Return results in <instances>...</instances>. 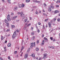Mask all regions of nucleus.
I'll use <instances>...</instances> for the list:
<instances>
[{"label": "nucleus", "mask_w": 60, "mask_h": 60, "mask_svg": "<svg viewBox=\"0 0 60 60\" xmlns=\"http://www.w3.org/2000/svg\"><path fill=\"white\" fill-rule=\"evenodd\" d=\"M41 44L42 45H44V43H42Z\"/></svg>", "instance_id": "nucleus-55"}, {"label": "nucleus", "mask_w": 60, "mask_h": 60, "mask_svg": "<svg viewBox=\"0 0 60 60\" xmlns=\"http://www.w3.org/2000/svg\"><path fill=\"white\" fill-rule=\"evenodd\" d=\"M43 15H44V16H47V14H45V13H44V14H43Z\"/></svg>", "instance_id": "nucleus-25"}, {"label": "nucleus", "mask_w": 60, "mask_h": 60, "mask_svg": "<svg viewBox=\"0 0 60 60\" xmlns=\"http://www.w3.org/2000/svg\"><path fill=\"white\" fill-rule=\"evenodd\" d=\"M42 37H43L44 36V34H43L42 35Z\"/></svg>", "instance_id": "nucleus-61"}, {"label": "nucleus", "mask_w": 60, "mask_h": 60, "mask_svg": "<svg viewBox=\"0 0 60 60\" xmlns=\"http://www.w3.org/2000/svg\"><path fill=\"white\" fill-rule=\"evenodd\" d=\"M17 14H21V17H22L23 15V12H21V13L20 12H18L17 13Z\"/></svg>", "instance_id": "nucleus-3"}, {"label": "nucleus", "mask_w": 60, "mask_h": 60, "mask_svg": "<svg viewBox=\"0 0 60 60\" xmlns=\"http://www.w3.org/2000/svg\"><path fill=\"white\" fill-rule=\"evenodd\" d=\"M43 29H44V28H45V27H44V25H43Z\"/></svg>", "instance_id": "nucleus-54"}, {"label": "nucleus", "mask_w": 60, "mask_h": 60, "mask_svg": "<svg viewBox=\"0 0 60 60\" xmlns=\"http://www.w3.org/2000/svg\"><path fill=\"white\" fill-rule=\"evenodd\" d=\"M41 60V58H40L39 59V60Z\"/></svg>", "instance_id": "nucleus-59"}, {"label": "nucleus", "mask_w": 60, "mask_h": 60, "mask_svg": "<svg viewBox=\"0 0 60 60\" xmlns=\"http://www.w3.org/2000/svg\"><path fill=\"white\" fill-rule=\"evenodd\" d=\"M10 15H8V16L7 17V20L9 21H10L11 20V19H10Z\"/></svg>", "instance_id": "nucleus-2"}, {"label": "nucleus", "mask_w": 60, "mask_h": 60, "mask_svg": "<svg viewBox=\"0 0 60 60\" xmlns=\"http://www.w3.org/2000/svg\"><path fill=\"white\" fill-rule=\"evenodd\" d=\"M38 13L37 12V11H36L35 12V13L36 14H38Z\"/></svg>", "instance_id": "nucleus-43"}, {"label": "nucleus", "mask_w": 60, "mask_h": 60, "mask_svg": "<svg viewBox=\"0 0 60 60\" xmlns=\"http://www.w3.org/2000/svg\"><path fill=\"white\" fill-rule=\"evenodd\" d=\"M16 32H17V33H18V32H19V30H18L17 29L16 30Z\"/></svg>", "instance_id": "nucleus-45"}, {"label": "nucleus", "mask_w": 60, "mask_h": 60, "mask_svg": "<svg viewBox=\"0 0 60 60\" xmlns=\"http://www.w3.org/2000/svg\"><path fill=\"white\" fill-rule=\"evenodd\" d=\"M26 27H24V30L26 29Z\"/></svg>", "instance_id": "nucleus-48"}, {"label": "nucleus", "mask_w": 60, "mask_h": 60, "mask_svg": "<svg viewBox=\"0 0 60 60\" xmlns=\"http://www.w3.org/2000/svg\"><path fill=\"white\" fill-rule=\"evenodd\" d=\"M57 3H59V0H57L56 2Z\"/></svg>", "instance_id": "nucleus-39"}, {"label": "nucleus", "mask_w": 60, "mask_h": 60, "mask_svg": "<svg viewBox=\"0 0 60 60\" xmlns=\"http://www.w3.org/2000/svg\"><path fill=\"white\" fill-rule=\"evenodd\" d=\"M10 36V35L9 34H8V36Z\"/></svg>", "instance_id": "nucleus-58"}, {"label": "nucleus", "mask_w": 60, "mask_h": 60, "mask_svg": "<svg viewBox=\"0 0 60 60\" xmlns=\"http://www.w3.org/2000/svg\"><path fill=\"white\" fill-rule=\"evenodd\" d=\"M35 38V37H34V36L32 37V40H34Z\"/></svg>", "instance_id": "nucleus-21"}, {"label": "nucleus", "mask_w": 60, "mask_h": 60, "mask_svg": "<svg viewBox=\"0 0 60 60\" xmlns=\"http://www.w3.org/2000/svg\"><path fill=\"white\" fill-rule=\"evenodd\" d=\"M44 40H45V41H48V40H47V38H46L44 37Z\"/></svg>", "instance_id": "nucleus-29"}, {"label": "nucleus", "mask_w": 60, "mask_h": 60, "mask_svg": "<svg viewBox=\"0 0 60 60\" xmlns=\"http://www.w3.org/2000/svg\"><path fill=\"white\" fill-rule=\"evenodd\" d=\"M24 22H26L27 21V20L26 19H25L24 21Z\"/></svg>", "instance_id": "nucleus-28"}, {"label": "nucleus", "mask_w": 60, "mask_h": 60, "mask_svg": "<svg viewBox=\"0 0 60 60\" xmlns=\"http://www.w3.org/2000/svg\"><path fill=\"white\" fill-rule=\"evenodd\" d=\"M37 43H39V40H37Z\"/></svg>", "instance_id": "nucleus-33"}, {"label": "nucleus", "mask_w": 60, "mask_h": 60, "mask_svg": "<svg viewBox=\"0 0 60 60\" xmlns=\"http://www.w3.org/2000/svg\"><path fill=\"white\" fill-rule=\"evenodd\" d=\"M33 2L34 3H40V1H38L37 0H33Z\"/></svg>", "instance_id": "nucleus-5"}, {"label": "nucleus", "mask_w": 60, "mask_h": 60, "mask_svg": "<svg viewBox=\"0 0 60 60\" xmlns=\"http://www.w3.org/2000/svg\"><path fill=\"white\" fill-rule=\"evenodd\" d=\"M11 15H13V13H11Z\"/></svg>", "instance_id": "nucleus-51"}, {"label": "nucleus", "mask_w": 60, "mask_h": 60, "mask_svg": "<svg viewBox=\"0 0 60 60\" xmlns=\"http://www.w3.org/2000/svg\"><path fill=\"white\" fill-rule=\"evenodd\" d=\"M25 4H22L21 5L22 8H23L24 7H25Z\"/></svg>", "instance_id": "nucleus-11"}, {"label": "nucleus", "mask_w": 60, "mask_h": 60, "mask_svg": "<svg viewBox=\"0 0 60 60\" xmlns=\"http://www.w3.org/2000/svg\"><path fill=\"white\" fill-rule=\"evenodd\" d=\"M29 19H30V20H32V18L31 17H29Z\"/></svg>", "instance_id": "nucleus-44"}, {"label": "nucleus", "mask_w": 60, "mask_h": 60, "mask_svg": "<svg viewBox=\"0 0 60 60\" xmlns=\"http://www.w3.org/2000/svg\"><path fill=\"white\" fill-rule=\"evenodd\" d=\"M8 47H11V44L10 43H8Z\"/></svg>", "instance_id": "nucleus-10"}, {"label": "nucleus", "mask_w": 60, "mask_h": 60, "mask_svg": "<svg viewBox=\"0 0 60 60\" xmlns=\"http://www.w3.org/2000/svg\"><path fill=\"white\" fill-rule=\"evenodd\" d=\"M48 27V25H46V27Z\"/></svg>", "instance_id": "nucleus-60"}, {"label": "nucleus", "mask_w": 60, "mask_h": 60, "mask_svg": "<svg viewBox=\"0 0 60 60\" xmlns=\"http://www.w3.org/2000/svg\"><path fill=\"white\" fill-rule=\"evenodd\" d=\"M47 54L46 53L44 54V56L43 57V59H44L45 58H47Z\"/></svg>", "instance_id": "nucleus-4"}, {"label": "nucleus", "mask_w": 60, "mask_h": 60, "mask_svg": "<svg viewBox=\"0 0 60 60\" xmlns=\"http://www.w3.org/2000/svg\"><path fill=\"white\" fill-rule=\"evenodd\" d=\"M17 9H18V7H15L14 8V11H16V10H17Z\"/></svg>", "instance_id": "nucleus-14"}, {"label": "nucleus", "mask_w": 60, "mask_h": 60, "mask_svg": "<svg viewBox=\"0 0 60 60\" xmlns=\"http://www.w3.org/2000/svg\"><path fill=\"white\" fill-rule=\"evenodd\" d=\"M8 59H10V57L9 56H8Z\"/></svg>", "instance_id": "nucleus-52"}, {"label": "nucleus", "mask_w": 60, "mask_h": 60, "mask_svg": "<svg viewBox=\"0 0 60 60\" xmlns=\"http://www.w3.org/2000/svg\"><path fill=\"white\" fill-rule=\"evenodd\" d=\"M44 5L45 6H46V5L45 3H44Z\"/></svg>", "instance_id": "nucleus-49"}, {"label": "nucleus", "mask_w": 60, "mask_h": 60, "mask_svg": "<svg viewBox=\"0 0 60 60\" xmlns=\"http://www.w3.org/2000/svg\"><path fill=\"white\" fill-rule=\"evenodd\" d=\"M24 49V47L22 46V49L21 50V51H22V50H23Z\"/></svg>", "instance_id": "nucleus-23"}, {"label": "nucleus", "mask_w": 60, "mask_h": 60, "mask_svg": "<svg viewBox=\"0 0 60 60\" xmlns=\"http://www.w3.org/2000/svg\"><path fill=\"white\" fill-rule=\"evenodd\" d=\"M6 32H9V31H10V30L8 29L6 30Z\"/></svg>", "instance_id": "nucleus-38"}, {"label": "nucleus", "mask_w": 60, "mask_h": 60, "mask_svg": "<svg viewBox=\"0 0 60 60\" xmlns=\"http://www.w3.org/2000/svg\"><path fill=\"white\" fill-rule=\"evenodd\" d=\"M41 50L42 51H43V49H41Z\"/></svg>", "instance_id": "nucleus-63"}, {"label": "nucleus", "mask_w": 60, "mask_h": 60, "mask_svg": "<svg viewBox=\"0 0 60 60\" xmlns=\"http://www.w3.org/2000/svg\"><path fill=\"white\" fill-rule=\"evenodd\" d=\"M28 54H25V58H26L28 57Z\"/></svg>", "instance_id": "nucleus-7"}, {"label": "nucleus", "mask_w": 60, "mask_h": 60, "mask_svg": "<svg viewBox=\"0 0 60 60\" xmlns=\"http://www.w3.org/2000/svg\"><path fill=\"white\" fill-rule=\"evenodd\" d=\"M36 59H37V60L38 59V57H36Z\"/></svg>", "instance_id": "nucleus-62"}, {"label": "nucleus", "mask_w": 60, "mask_h": 60, "mask_svg": "<svg viewBox=\"0 0 60 60\" xmlns=\"http://www.w3.org/2000/svg\"><path fill=\"white\" fill-rule=\"evenodd\" d=\"M0 60H3V58L2 57H0Z\"/></svg>", "instance_id": "nucleus-41"}, {"label": "nucleus", "mask_w": 60, "mask_h": 60, "mask_svg": "<svg viewBox=\"0 0 60 60\" xmlns=\"http://www.w3.org/2000/svg\"><path fill=\"white\" fill-rule=\"evenodd\" d=\"M4 21L6 23H7V20H6V19H5L4 20Z\"/></svg>", "instance_id": "nucleus-20"}, {"label": "nucleus", "mask_w": 60, "mask_h": 60, "mask_svg": "<svg viewBox=\"0 0 60 60\" xmlns=\"http://www.w3.org/2000/svg\"><path fill=\"white\" fill-rule=\"evenodd\" d=\"M48 24L49 26V27L50 28H51V27L52 26H51V24H50V23L49 22H48Z\"/></svg>", "instance_id": "nucleus-6"}, {"label": "nucleus", "mask_w": 60, "mask_h": 60, "mask_svg": "<svg viewBox=\"0 0 60 60\" xmlns=\"http://www.w3.org/2000/svg\"><path fill=\"white\" fill-rule=\"evenodd\" d=\"M1 39L2 40H3V39H4V37L2 36H1Z\"/></svg>", "instance_id": "nucleus-26"}, {"label": "nucleus", "mask_w": 60, "mask_h": 60, "mask_svg": "<svg viewBox=\"0 0 60 60\" xmlns=\"http://www.w3.org/2000/svg\"><path fill=\"white\" fill-rule=\"evenodd\" d=\"M48 19H46L45 20V22H46V21H48Z\"/></svg>", "instance_id": "nucleus-42"}, {"label": "nucleus", "mask_w": 60, "mask_h": 60, "mask_svg": "<svg viewBox=\"0 0 60 60\" xmlns=\"http://www.w3.org/2000/svg\"><path fill=\"white\" fill-rule=\"evenodd\" d=\"M12 19H15V17H14Z\"/></svg>", "instance_id": "nucleus-50"}, {"label": "nucleus", "mask_w": 60, "mask_h": 60, "mask_svg": "<svg viewBox=\"0 0 60 60\" xmlns=\"http://www.w3.org/2000/svg\"><path fill=\"white\" fill-rule=\"evenodd\" d=\"M11 26L12 27H11L12 29V28H14L15 27V26H14V25H11Z\"/></svg>", "instance_id": "nucleus-15"}, {"label": "nucleus", "mask_w": 60, "mask_h": 60, "mask_svg": "<svg viewBox=\"0 0 60 60\" xmlns=\"http://www.w3.org/2000/svg\"><path fill=\"white\" fill-rule=\"evenodd\" d=\"M18 6L19 8H21L22 7L21 5V4H19Z\"/></svg>", "instance_id": "nucleus-12"}, {"label": "nucleus", "mask_w": 60, "mask_h": 60, "mask_svg": "<svg viewBox=\"0 0 60 60\" xmlns=\"http://www.w3.org/2000/svg\"><path fill=\"white\" fill-rule=\"evenodd\" d=\"M8 25H9V23H7V26H8Z\"/></svg>", "instance_id": "nucleus-56"}, {"label": "nucleus", "mask_w": 60, "mask_h": 60, "mask_svg": "<svg viewBox=\"0 0 60 60\" xmlns=\"http://www.w3.org/2000/svg\"><path fill=\"white\" fill-rule=\"evenodd\" d=\"M58 21H60V19L59 18H58Z\"/></svg>", "instance_id": "nucleus-47"}, {"label": "nucleus", "mask_w": 60, "mask_h": 60, "mask_svg": "<svg viewBox=\"0 0 60 60\" xmlns=\"http://www.w3.org/2000/svg\"><path fill=\"white\" fill-rule=\"evenodd\" d=\"M16 31H15L13 34L14 35H16Z\"/></svg>", "instance_id": "nucleus-24"}, {"label": "nucleus", "mask_w": 60, "mask_h": 60, "mask_svg": "<svg viewBox=\"0 0 60 60\" xmlns=\"http://www.w3.org/2000/svg\"><path fill=\"white\" fill-rule=\"evenodd\" d=\"M50 48H51V49H54V47H53V46H51V47H50L49 46Z\"/></svg>", "instance_id": "nucleus-35"}, {"label": "nucleus", "mask_w": 60, "mask_h": 60, "mask_svg": "<svg viewBox=\"0 0 60 60\" xmlns=\"http://www.w3.org/2000/svg\"><path fill=\"white\" fill-rule=\"evenodd\" d=\"M50 39L51 40H53V37H50Z\"/></svg>", "instance_id": "nucleus-36"}, {"label": "nucleus", "mask_w": 60, "mask_h": 60, "mask_svg": "<svg viewBox=\"0 0 60 60\" xmlns=\"http://www.w3.org/2000/svg\"><path fill=\"white\" fill-rule=\"evenodd\" d=\"M56 21V18L54 19L53 20V21Z\"/></svg>", "instance_id": "nucleus-46"}, {"label": "nucleus", "mask_w": 60, "mask_h": 60, "mask_svg": "<svg viewBox=\"0 0 60 60\" xmlns=\"http://www.w3.org/2000/svg\"><path fill=\"white\" fill-rule=\"evenodd\" d=\"M52 41H56V40L55 39H52Z\"/></svg>", "instance_id": "nucleus-37"}, {"label": "nucleus", "mask_w": 60, "mask_h": 60, "mask_svg": "<svg viewBox=\"0 0 60 60\" xmlns=\"http://www.w3.org/2000/svg\"><path fill=\"white\" fill-rule=\"evenodd\" d=\"M16 35L13 34L12 36L13 38H15V37H16Z\"/></svg>", "instance_id": "nucleus-18"}, {"label": "nucleus", "mask_w": 60, "mask_h": 60, "mask_svg": "<svg viewBox=\"0 0 60 60\" xmlns=\"http://www.w3.org/2000/svg\"><path fill=\"white\" fill-rule=\"evenodd\" d=\"M54 12L56 14L58 12H59V11L57 10H56Z\"/></svg>", "instance_id": "nucleus-13"}, {"label": "nucleus", "mask_w": 60, "mask_h": 60, "mask_svg": "<svg viewBox=\"0 0 60 60\" xmlns=\"http://www.w3.org/2000/svg\"><path fill=\"white\" fill-rule=\"evenodd\" d=\"M38 32V33H40V30H37Z\"/></svg>", "instance_id": "nucleus-34"}, {"label": "nucleus", "mask_w": 60, "mask_h": 60, "mask_svg": "<svg viewBox=\"0 0 60 60\" xmlns=\"http://www.w3.org/2000/svg\"><path fill=\"white\" fill-rule=\"evenodd\" d=\"M56 7H59V6L58 5H57L56 6Z\"/></svg>", "instance_id": "nucleus-57"}, {"label": "nucleus", "mask_w": 60, "mask_h": 60, "mask_svg": "<svg viewBox=\"0 0 60 60\" xmlns=\"http://www.w3.org/2000/svg\"><path fill=\"white\" fill-rule=\"evenodd\" d=\"M8 2L9 3H11V0H8Z\"/></svg>", "instance_id": "nucleus-27"}, {"label": "nucleus", "mask_w": 60, "mask_h": 60, "mask_svg": "<svg viewBox=\"0 0 60 60\" xmlns=\"http://www.w3.org/2000/svg\"><path fill=\"white\" fill-rule=\"evenodd\" d=\"M30 25H31V24L29 23V24H28V25L27 26V27H28V26H30Z\"/></svg>", "instance_id": "nucleus-30"}, {"label": "nucleus", "mask_w": 60, "mask_h": 60, "mask_svg": "<svg viewBox=\"0 0 60 60\" xmlns=\"http://www.w3.org/2000/svg\"><path fill=\"white\" fill-rule=\"evenodd\" d=\"M51 8H52V9H53V8H54V6H51Z\"/></svg>", "instance_id": "nucleus-31"}, {"label": "nucleus", "mask_w": 60, "mask_h": 60, "mask_svg": "<svg viewBox=\"0 0 60 60\" xmlns=\"http://www.w3.org/2000/svg\"><path fill=\"white\" fill-rule=\"evenodd\" d=\"M30 50V48H29L27 50V53L28 54L29 53V51Z\"/></svg>", "instance_id": "nucleus-16"}, {"label": "nucleus", "mask_w": 60, "mask_h": 60, "mask_svg": "<svg viewBox=\"0 0 60 60\" xmlns=\"http://www.w3.org/2000/svg\"><path fill=\"white\" fill-rule=\"evenodd\" d=\"M36 51H38V50H39V49L38 48H36Z\"/></svg>", "instance_id": "nucleus-22"}, {"label": "nucleus", "mask_w": 60, "mask_h": 60, "mask_svg": "<svg viewBox=\"0 0 60 60\" xmlns=\"http://www.w3.org/2000/svg\"><path fill=\"white\" fill-rule=\"evenodd\" d=\"M17 53V51H15L14 52V54H16Z\"/></svg>", "instance_id": "nucleus-32"}, {"label": "nucleus", "mask_w": 60, "mask_h": 60, "mask_svg": "<svg viewBox=\"0 0 60 60\" xmlns=\"http://www.w3.org/2000/svg\"><path fill=\"white\" fill-rule=\"evenodd\" d=\"M23 14V15H22V19H25V18H26V16H24V14Z\"/></svg>", "instance_id": "nucleus-9"}, {"label": "nucleus", "mask_w": 60, "mask_h": 60, "mask_svg": "<svg viewBox=\"0 0 60 60\" xmlns=\"http://www.w3.org/2000/svg\"><path fill=\"white\" fill-rule=\"evenodd\" d=\"M31 56L32 57H35V55L34 53H32V55H31Z\"/></svg>", "instance_id": "nucleus-8"}, {"label": "nucleus", "mask_w": 60, "mask_h": 60, "mask_svg": "<svg viewBox=\"0 0 60 60\" xmlns=\"http://www.w3.org/2000/svg\"><path fill=\"white\" fill-rule=\"evenodd\" d=\"M31 35H34V33L32 32L31 33Z\"/></svg>", "instance_id": "nucleus-40"}, {"label": "nucleus", "mask_w": 60, "mask_h": 60, "mask_svg": "<svg viewBox=\"0 0 60 60\" xmlns=\"http://www.w3.org/2000/svg\"><path fill=\"white\" fill-rule=\"evenodd\" d=\"M30 47L31 48H33L34 47H35V43L34 42V43H31L30 45Z\"/></svg>", "instance_id": "nucleus-1"}, {"label": "nucleus", "mask_w": 60, "mask_h": 60, "mask_svg": "<svg viewBox=\"0 0 60 60\" xmlns=\"http://www.w3.org/2000/svg\"><path fill=\"white\" fill-rule=\"evenodd\" d=\"M42 42H44V40H43L42 41Z\"/></svg>", "instance_id": "nucleus-64"}, {"label": "nucleus", "mask_w": 60, "mask_h": 60, "mask_svg": "<svg viewBox=\"0 0 60 60\" xmlns=\"http://www.w3.org/2000/svg\"><path fill=\"white\" fill-rule=\"evenodd\" d=\"M48 11H51V8H49Z\"/></svg>", "instance_id": "nucleus-17"}, {"label": "nucleus", "mask_w": 60, "mask_h": 60, "mask_svg": "<svg viewBox=\"0 0 60 60\" xmlns=\"http://www.w3.org/2000/svg\"><path fill=\"white\" fill-rule=\"evenodd\" d=\"M38 24L39 25H41V23H40V22H39L38 23Z\"/></svg>", "instance_id": "nucleus-53"}, {"label": "nucleus", "mask_w": 60, "mask_h": 60, "mask_svg": "<svg viewBox=\"0 0 60 60\" xmlns=\"http://www.w3.org/2000/svg\"><path fill=\"white\" fill-rule=\"evenodd\" d=\"M30 1V0H26V2H27V3H28V2H29Z\"/></svg>", "instance_id": "nucleus-19"}]
</instances>
